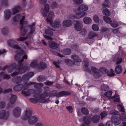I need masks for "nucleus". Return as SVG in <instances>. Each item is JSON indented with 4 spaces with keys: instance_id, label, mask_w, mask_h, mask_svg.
I'll list each match as a JSON object with an SVG mask.
<instances>
[{
    "instance_id": "1",
    "label": "nucleus",
    "mask_w": 126,
    "mask_h": 126,
    "mask_svg": "<svg viewBox=\"0 0 126 126\" xmlns=\"http://www.w3.org/2000/svg\"><path fill=\"white\" fill-rule=\"evenodd\" d=\"M24 51L21 50L19 52H17L15 55V59L16 61L20 60L18 62V64L16 67V70L11 75L13 77L18 75L19 74H22L25 73L26 71L29 68L27 65L23 66L22 62L24 61V59H27V55L25 54L23 56L24 53Z\"/></svg>"
},
{
    "instance_id": "2",
    "label": "nucleus",
    "mask_w": 126,
    "mask_h": 126,
    "mask_svg": "<svg viewBox=\"0 0 126 126\" xmlns=\"http://www.w3.org/2000/svg\"><path fill=\"white\" fill-rule=\"evenodd\" d=\"M25 16H23L20 22V25H21L20 27V29L21 35L23 36H25V34L28 32L27 29L28 27L30 28V31L28 33L26 37H20L17 38L16 40L18 41H23L25 40L30 36L32 35L33 33L35 31L34 23H33L32 24L29 25L28 22L27 21H25L23 22L25 19Z\"/></svg>"
},
{
    "instance_id": "3",
    "label": "nucleus",
    "mask_w": 126,
    "mask_h": 126,
    "mask_svg": "<svg viewBox=\"0 0 126 126\" xmlns=\"http://www.w3.org/2000/svg\"><path fill=\"white\" fill-rule=\"evenodd\" d=\"M49 98L47 99H42L41 98L38 99L36 98H31L30 99V100L31 102L32 103H35L37 102L39 103H42L45 102L48 103L50 101L49 100Z\"/></svg>"
},
{
    "instance_id": "4",
    "label": "nucleus",
    "mask_w": 126,
    "mask_h": 126,
    "mask_svg": "<svg viewBox=\"0 0 126 126\" xmlns=\"http://www.w3.org/2000/svg\"><path fill=\"white\" fill-rule=\"evenodd\" d=\"M111 121L115 125H118L121 123L120 118L119 117L115 115H112L110 117Z\"/></svg>"
},
{
    "instance_id": "5",
    "label": "nucleus",
    "mask_w": 126,
    "mask_h": 126,
    "mask_svg": "<svg viewBox=\"0 0 126 126\" xmlns=\"http://www.w3.org/2000/svg\"><path fill=\"white\" fill-rule=\"evenodd\" d=\"M9 115L8 112H7L4 110L0 111V119L7 120L8 118Z\"/></svg>"
},
{
    "instance_id": "6",
    "label": "nucleus",
    "mask_w": 126,
    "mask_h": 126,
    "mask_svg": "<svg viewBox=\"0 0 126 126\" xmlns=\"http://www.w3.org/2000/svg\"><path fill=\"white\" fill-rule=\"evenodd\" d=\"M8 43L9 46H12L13 48L16 49H20V47L18 46L17 42L12 40H9Z\"/></svg>"
},
{
    "instance_id": "7",
    "label": "nucleus",
    "mask_w": 126,
    "mask_h": 126,
    "mask_svg": "<svg viewBox=\"0 0 126 126\" xmlns=\"http://www.w3.org/2000/svg\"><path fill=\"white\" fill-rule=\"evenodd\" d=\"M28 120V123L30 125H33L36 124L38 121V119L36 116H32Z\"/></svg>"
},
{
    "instance_id": "8",
    "label": "nucleus",
    "mask_w": 126,
    "mask_h": 126,
    "mask_svg": "<svg viewBox=\"0 0 126 126\" xmlns=\"http://www.w3.org/2000/svg\"><path fill=\"white\" fill-rule=\"evenodd\" d=\"M82 22L80 21H76L74 25V28L77 31H79L81 29L82 27Z\"/></svg>"
},
{
    "instance_id": "9",
    "label": "nucleus",
    "mask_w": 126,
    "mask_h": 126,
    "mask_svg": "<svg viewBox=\"0 0 126 126\" xmlns=\"http://www.w3.org/2000/svg\"><path fill=\"white\" fill-rule=\"evenodd\" d=\"M21 111V109L20 107H16L14 109L13 111L14 116L16 118L19 117L20 115Z\"/></svg>"
},
{
    "instance_id": "10",
    "label": "nucleus",
    "mask_w": 126,
    "mask_h": 126,
    "mask_svg": "<svg viewBox=\"0 0 126 126\" xmlns=\"http://www.w3.org/2000/svg\"><path fill=\"white\" fill-rule=\"evenodd\" d=\"M4 17L6 20H8L11 15V12L9 9H7L4 11Z\"/></svg>"
},
{
    "instance_id": "11",
    "label": "nucleus",
    "mask_w": 126,
    "mask_h": 126,
    "mask_svg": "<svg viewBox=\"0 0 126 126\" xmlns=\"http://www.w3.org/2000/svg\"><path fill=\"white\" fill-rule=\"evenodd\" d=\"M27 108L25 111V116L22 117V119L24 120H28L31 117L32 115V112L30 110H27Z\"/></svg>"
},
{
    "instance_id": "12",
    "label": "nucleus",
    "mask_w": 126,
    "mask_h": 126,
    "mask_svg": "<svg viewBox=\"0 0 126 126\" xmlns=\"http://www.w3.org/2000/svg\"><path fill=\"white\" fill-rule=\"evenodd\" d=\"M48 23H50V24L51 26L55 28L59 27L61 26L60 23L58 21H53L51 20L50 21V22H49Z\"/></svg>"
},
{
    "instance_id": "13",
    "label": "nucleus",
    "mask_w": 126,
    "mask_h": 126,
    "mask_svg": "<svg viewBox=\"0 0 126 126\" xmlns=\"http://www.w3.org/2000/svg\"><path fill=\"white\" fill-rule=\"evenodd\" d=\"M88 9V7L87 6L82 4L79 5L78 6V10L80 11H87Z\"/></svg>"
},
{
    "instance_id": "14",
    "label": "nucleus",
    "mask_w": 126,
    "mask_h": 126,
    "mask_svg": "<svg viewBox=\"0 0 126 126\" xmlns=\"http://www.w3.org/2000/svg\"><path fill=\"white\" fill-rule=\"evenodd\" d=\"M16 66V63H14L9 66H8L7 68L8 72L10 73L12 72L13 70L15 69Z\"/></svg>"
},
{
    "instance_id": "15",
    "label": "nucleus",
    "mask_w": 126,
    "mask_h": 126,
    "mask_svg": "<svg viewBox=\"0 0 126 126\" xmlns=\"http://www.w3.org/2000/svg\"><path fill=\"white\" fill-rule=\"evenodd\" d=\"M49 47L51 48L50 49V50L53 52V49H55L57 48L58 47V45L57 43L55 42H52L49 43Z\"/></svg>"
},
{
    "instance_id": "16",
    "label": "nucleus",
    "mask_w": 126,
    "mask_h": 126,
    "mask_svg": "<svg viewBox=\"0 0 126 126\" xmlns=\"http://www.w3.org/2000/svg\"><path fill=\"white\" fill-rule=\"evenodd\" d=\"M114 70L116 74H120L122 72V68L120 65H118L116 66Z\"/></svg>"
},
{
    "instance_id": "17",
    "label": "nucleus",
    "mask_w": 126,
    "mask_h": 126,
    "mask_svg": "<svg viewBox=\"0 0 126 126\" xmlns=\"http://www.w3.org/2000/svg\"><path fill=\"white\" fill-rule=\"evenodd\" d=\"M72 24V21L70 20H64L63 22V25L66 27H69L71 26Z\"/></svg>"
},
{
    "instance_id": "18",
    "label": "nucleus",
    "mask_w": 126,
    "mask_h": 126,
    "mask_svg": "<svg viewBox=\"0 0 126 126\" xmlns=\"http://www.w3.org/2000/svg\"><path fill=\"white\" fill-rule=\"evenodd\" d=\"M54 13L52 12H49L48 16L47 19V21L48 23L52 20V19L54 17Z\"/></svg>"
},
{
    "instance_id": "19",
    "label": "nucleus",
    "mask_w": 126,
    "mask_h": 126,
    "mask_svg": "<svg viewBox=\"0 0 126 126\" xmlns=\"http://www.w3.org/2000/svg\"><path fill=\"white\" fill-rule=\"evenodd\" d=\"M23 84H20L18 85H15L14 87V90L16 92L21 91L23 87Z\"/></svg>"
},
{
    "instance_id": "20",
    "label": "nucleus",
    "mask_w": 126,
    "mask_h": 126,
    "mask_svg": "<svg viewBox=\"0 0 126 126\" xmlns=\"http://www.w3.org/2000/svg\"><path fill=\"white\" fill-rule=\"evenodd\" d=\"M80 12L77 13L75 15H71L70 18L71 19H79L82 17Z\"/></svg>"
},
{
    "instance_id": "21",
    "label": "nucleus",
    "mask_w": 126,
    "mask_h": 126,
    "mask_svg": "<svg viewBox=\"0 0 126 126\" xmlns=\"http://www.w3.org/2000/svg\"><path fill=\"white\" fill-rule=\"evenodd\" d=\"M70 94L67 91H62L59 92L57 94V96L58 97H60L63 96L68 95Z\"/></svg>"
},
{
    "instance_id": "22",
    "label": "nucleus",
    "mask_w": 126,
    "mask_h": 126,
    "mask_svg": "<svg viewBox=\"0 0 126 126\" xmlns=\"http://www.w3.org/2000/svg\"><path fill=\"white\" fill-rule=\"evenodd\" d=\"M25 90H23L21 91L22 94H23L25 96H28L31 94L32 90L31 89H29L27 91H25Z\"/></svg>"
},
{
    "instance_id": "23",
    "label": "nucleus",
    "mask_w": 126,
    "mask_h": 126,
    "mask_svg": "<svg viewBox=\"0 0 126 126\" xmlns=\"http://www.w3.org/2000/svg\"><path fill=\"white\" fill-rule=\"evenodd\" d=\"M10 95L12 96L10 99V102L11 104L13 105L16 101L17 96L16 95H13L12 93L10 94Z\"/></svg>"
},
{
    "instance_id": "24",
    "label": "nucleus",
    "mask_w": 126,
    "mask_h": 126,
    "mask_svg": "<svg viewBox=\"0 0 126 126\" xmlns=\"http://www.w3.org/2000/svg\"><path fill=\"white\" fill-rule=\"evenodd\" d=\"M20 9V7L19 6H15L12 9L13 14L15 15L18 13Z\"/></svg>"
},
{
    "instance_id": "25",
    "label": "nucleus",
    "mask_w": 126,
    "mask_h": 126,
    "mask_svg": "<svg viewBox=\"0 0 126 126\" xmlns=\"http://www.w3.org/2000/svg\"><path fill=\"white\" fill-rule=\"evenodd\" d=\"M100 119V117L97 115H95L93 116L92 118V120L94 123H97L99 122Z\"/></svg>"
},
{
    "instance_id": "26",
    "label": "nucleus",
    "mask_w": 126,
    "mask_h": 126,
    "mask_svg": "<svg viewBox=\"0 0 126 126\" xmlns=\"http://www.w3.org/2000/svg\"><path fill=\"white\" fill-rule=\"evenodd\" d=\"M22 80V79L21 77L14 78H13L12 81L18 84L20 83Z\"/></svg>"
},
{
    "instance_id": "27",
    "label": "nucleus",
    "mask_w": 126,
    "mask_h": 126,
    "mask_svg": "<svg viewBox=\"0 0 126 126\" xmlns=\"http://www.w3.org/2000/svg\"><path fill=\"white\" fill-rule=\"evenodd\" d=\"M34 82H30L28 83H25L23 85V90H26L27 89L29 88L30 86L34 84Z\"/></svg>"
},
{
    "instance_id": "28",
    "label": "nucleus",
    "mask_w": 126,
    "mask_h": 126,
    "mask_svg": "<svg viewBox=\"0 0 126 126\" xmlns=\"http://www.w3.org/2000/svg\"><path fill=\"white\" fill-rule=\"evenodd\" d=\"M71 58L74 61L76 62H80L81 61L80 58L78 56L75 55H73L72 56Z\"/></svg>"
},
{
    "instance_id": "29",
    "label": "nucleus",
    "mask_w": 126,
    "mask_h": 126,
    "mask_svg": "<svg viewBox=\"0 0 126 126\" xmlns=\"http://www.w3.org/2000/svg\"><path fill=\"white\" fill-rule=\"evenodd\" d=\"M47 66L46 64L44 62H41L38 65V67L39 69H43L45 68Z\"/></svg>"
},
{
    "instance_id": "30",
    "label": "nucleus",
    "mask_w": 126,
    "mask_h": 126,
    "mask_svg": "<svg viewBox=\"0 0 126 126\" xmlns=\"http://www.w3.org/2000/svg\"><path fill=\"white\" fill-rule=\"evenodd\" d=\"M98 34L96 33L91 31L90 32L89 35L88 37L90 39H92L95 37L98 36Z\"/></svg>"
},
{
    "instance_id": "31",
    "label": "nucleus",
    "mask_w": 126,
    "mask_h": 126,
    "mask_svg": "<svg viewBox=\"0 0 126 126\" xmlns=\"http://www.w3.org/2000/svg\"><path fill=\"white\" fill-rule=\"evenodd\" d=\"M84 23L87 24H89L92 22V19L89 17H85L83 19Z\"/></svg>"
},
{
    "instance_id": "32",
    "label": "nucleus",
    "mask_w": 126,
    "mask_h": 126,
    "mask_svg": "<svg viewBox=\"0 0 126 126\" xmlns=\"http://www.w3.org/2000/svg\"><path fill=\"white\" fill-rule=\"evenodd\" d=\"M71 53V50L70 49H64L63 50V54L65 55H70Z\"/></svg>"
},
{
    "instance_id": "33",
    "label": "nucleus",
    "mask_w": 126,
    "mask_h": 126,
    "mask_svg": "<svg viewBox=\"0 0 126 126\" xmlns=\"http://www.w3.org/2000/svg\"><path fill=\"white\" fill-rule=\"evenodd\" d=\"M46 77L43 75H41L38 77L37 80L39 82H42L45 80L46 79Z\"/></svg>"
},
{
    "instance_id": "34",
    "label": "nucleus",
    "mask_w": 126,
    "mask_h": 126,
    "mask_svg": "<svg viewBox=\"0 0 126 126\" xmlns=\"http://www.w3.org/2000/svg\"><path fill=\"white\" fill-rule=\"evenodd\" d=\"M65 61L66 64L69 66H72L75 63L74 62L69 59L65 60Z\"/></svg>"
},
{
    "instance_id": "35",
    "label": "nucleus",
    "mask_w": 126,
    "mask_h": 126,
    "mask_svg": "<svg viewBox=\"0 0 126 126\" xmlns=\"http://www.w3.org/2000/svg\"><path fill=\"white\" fill-rule=\"evenodd\" d=\"M102 13L104 15L109 16L110 15V12L109 10L106 8H105L102 11Z\"/></svg>"
},
{
    "instance_id": "36",
    "label": "nucleus",
    "mask_w": 126,
    "mask_h": 126,
    "mask_svg": "<svg viewBox=\"0 0 126 126\" xmlns=\"http://www.w3.org/2000/svg\"><path fill=\"white\" fill-rule=\"evenodd\" d=\"M45 33L48 35L50 36H52L53 35V32L52 31H51L49 29H46L45 31Z\"/></svg>"
},
{
    "instance_id": "37",
    "label": "nucleus",
    "mask_w": 126,
    "mask_h": 126,
    "mask_svg": "<svg viewBox=\"0 0 126 126\" xmlns=\"http://www.w3.org/2000/svg\"><path fill=\"white\" fill-rule=\"evenodd\" d=\"M120 119L122 121H126V114L122 113L119 115Z\"/></svg>"
},
{
    "instance_id": "38",
    "label": "nucleus",
    "mask_w": 126,
    "mask_h": 126,
    "mask_svg": "<svg viewBox=\"0 0 126 126\" xmlns=\"http://www.w3.org/2000/svg\"><path fill=\"white\" fill-rule=\"evenodd\" d=\"M110 4V2L109 0H105L102 4L103 6L104 7H108Z\"/></svg>"
},
{
    "instance_id": "39",
    "label": "nucleus",
    "mask_w": 126,
    "mask_h": 126,
    "mask_svg": "<svg viewBox=\"0 0 126 126\" xmlns=\"http://www.w3.org/2000/svg\"><path fill=\"white\" fill-rule=\"evenodd\" d=\"M103 19L106 22L109 24L111 22L112 20L110 18L106 16H104Z\"/></svg>"
},
{
    "instance_id": "40",
    "label": "nucleus",
    "mask_w": 126,
    "mask_h": 126,
    "mask_svg": "<svg viewBox=\"0 0 126 126\" xmlns=\"http://www.w3.org/2000/svg\"><path fill=\"white\" fill-rule=\"evenodd\" d=\"M83 121L84 122V123L86 124H89L91 122L90 118H89L88 117H83Z\"/></svg>"
},
{
    "instance_id": "41",
    "label": "nucleus",
    "mask_w": 126,
    "mask_h": 126,
    "mask_svg": "<svg viewBox=\"0 0 126 126\" xmlns=\"http://www.w3.org/2000/svg\"><path fill=\"white\" fill-rule=\"evenodd\" d=\"M2 33L3 35H7L8 33V30L7 27L3 28L1 30Z\"/></svg>"
},
{
    "instance_id": "42",
    "label": "nucleus",
    "mask_w": 126,
    "mask_h": 126,
    "mask_svg": "<svg viewBox=\"0 0 126 126\" xmlns=\"http://www.w3.org/2000/svg\"><path fill=\"white\" fill-rule=\"evenodd\" d=\"M49 95V94L47 92H45L44 93L41 94L40 96L41 97L42 99H45V98L46 97Z\"/></svg>"
},
{
    "instance_id": "43",
    "label": "nucleus",
    "mask_w": 126,
    "mask_h": 126,
    "mask_svg": "<svg viewBox=\"0 0 126 126\" xmlns=\"http://www.w3.org/2000/svg\"><path fill=\"white\" fill-rule=\"evenodd\" d=\"M100 72L102 73V74H104L106 73H107L108 72L107 69L104 67L100 68L99 70Z\"/></svg>"
},
{
    "instance_id": "44",
    "label": "nucleus",
    "mask_w": 126,
    "mask_h": 126,
    "mask_svg": "<svg viewBox=\"0 0 126 126\" xmlns=\"http://www.w3.org/2000/svg\"><path fill=\"white\" fill-rule=\"evenodd\" d=\"M81 110L82 113L86 115L88 114V110L85 107H82L81 109Z\"/></svg>"
},
{
    "instance_id": "45",
    "label": "nucleus",
    "mask_w": 126,
    "mask_h": 126,
    "mask_svg": "<svg viewBox=\"0 0 126 126\" xmlns=\"http://www.w3.org/2000/svg\"><path fill=\"white\" fill-rule=\"evenodd\" d=\"M109 88L107 85L103 84L101 86V89L103 91H105L109 89Z\"/></svg>"
},
{
    "instance_id": "46",
    "label": "nucleus",
    "mask_w": 126,
    "mask_h": 126,
    "mask_svg": "<svg viewBox=\"0 0 126 126\" xmlns=\"http://www.w3.org/2000/svg\"><path fill=\"white\" fill-rule=\"evenodd\" d=\"M43 86V84L41 83H38L35 84L34 85V87L37 89L40 88Z\"/></svg>"
},
{
    "instance_id": "47",
    "label": "nucleus",
    "mask_w": 126,
    "mask_h": 126,
    "mask_svg": "<svg viewBox=\"0 0 126 126\" xmlns=\"http://www.w3.org/2000/svg\"><path fill=\"white\" fill-rule=\"evenodd\" d=\"M21 15L17 14L13 18V20L15 22H18L19 17L21 16Z\"/></svg>"
},
{
    "instance_id": "48",
    "label": "nucleus",
    "mask_w": 126,
    "mask_h": 126,
    "mask_svg": "<svg viewBox=\"0 0 126 126\" xmlns=\"http://www.w3.org/2000/svg\"><path fill=\"white\" fill-rule=\"evenodd\" d=\"M117 107L119 111L123 112H125L124 109L122 106L120 105H118L117 106Z\"/></svg>"
},
{
    "instance_id": "49",
    "label": "nucleus",
    "mask_w": 126,
    "mask_h": 126,
    "mask_svg": "<svg viewBox=\"0 0 126 126\" xmlns=\"http://www.w3.org/2000/svg\"><path fill=\"white\" fill-rule=\"evenodd\" d=\"M110 113L111 115H115L117 116L119 114V112L115 110H112L110 112Z\"/></svg>"
},
{
    "instance_id": "50",
    "label": "nucleus",
    "mask_w": 126,
    "mask_h": 126,
    "mask_svg": "<svg viewBox=\"0 0 126 126\" xmlns=\"http://www.w3.org/2000/svg\"><path fill=\"white\" fill-rule=\"evenodd\" d=\"M109 73L107 74V75L109 76L112 77L115 75L114 70L111 69H110V72H109Z\"/></svg>"
},
{
    "instance_id": "51",
    "label": "nucleus",
    "mask_w": 126,
    "mask_h": 126,
    "mask_svg": "<svg viewBox=\"0 0 126 126\" xmlns=\"http://www.w3.org/2000/svg\"><path fill=\"white\" fill-rule=\"evenodd\" d=\"M112 27L116 28L118 26V24L116 21H113L112 23V21L110 23Z\"/></svg>"
},
{
    "instance_id": "52",
    "label": "nucleus",
    "mask_w": 126,
    "mask_h": 126,
    "mask_svg": "<svg viewBox=\"0 0 126 126\" xmlns=\"http://www.w3.org/2000/svg\"><path fill=\"white\" fill-rule=\"evenodd\" d=\"M112 92L110 91H108L104 94V95L107 97H110L112 94Z\"/></svg>"
},
{
    "instance_id": "53",
    "label": "nucleus",
    "mask_w": 126,
    "mask_h": 126,
    "mask_svg": "<svg viewBox=\"0 0 126 126\" xmlns=\"http://www.w3.org/2000/svg\"><path fill=\"white\" fill-rule=\"evenodd\" d=\"M92 29L95 31H97L98 30L99 27L96 24L93 25L92 26Z\"/></svg>"
},
{
    "instance_id": "54",
    "label": "nucleus",
    "mask_w": 126,
    "mask_h": 126,
    "mask_svg": "<svg viewBox=\"0 0 126 126\" xmlns=\"http://www.w3.org/2000/svg\"><path fill=\"white\" fill-rule=\"evenodd\" d=\"M101 116V119H102L107 116V112L105 111L102 112L100 114Z\"/></svg>"
},
{
    "instance_id": "55",
    "label": "nucleus",
    "mask_w": 126,
    "mask_h": 126,
    "mask_svg": "<svg viewBox=\"0 0 126 126\" xmlns=\"http://www.w3.org/2000/svg\"><path fill=\"white\" fill-rule=\"evenodd\" d=\"M80 34L82 36H85L87 33L86 30L85 29H83L80 32Z\"/></svg>"
},
{
    "instance_id": "56",
    "label": "nucleus",
    "mask_w": 126,
    "mask_h": 126,
    "mask_svg": "<svg viewBox=\"0 0 126 126\" xmlns=\"http://www.w3.org/2000/svg\"><path fill=\"white\" fill-rule=\"evenodd\" d=\"M93 20L96 23H98L99 21V19L98 16L96 15H95L93 17Z\"/></svg>"
},
{
    "instance_id": "57",
    "label": "nucleus",
    "mask_w": 126,
    "mask_h": 126,
    "mask_svg": "<svg viewBox=\"0 0 126 126\" xmlns=\"http://www.w3.org/2000/svg\"><path fill=\"white\" fill-rule=\"evenodd\" d=\"M2 5L4 6H7L8 5V1L7 0H2L1 1Z\"/></svg>"
},
{
    "instance_id": "58",
    "label": "nucleus",
    "mask_w": 126,
    "mask_h": 126,
    "mask_svg": "<svg viewBox=\"0 0 126 126\" xmlns=\"http://www.w3.org/2000/svg\"><path fill=\"white\" fill-rule=\"evenodd\" d=\"M91 69L94 73H97L99 71L98 69L94 67H91Z\"/></svg>"
},
{
    "instance_id": "59",
    "label": "nucleus",
    "mask_w": 126,
    "mask_h": 126,
    "mask_svg": "<svg viewBox=\"0 0 126 126\" xmlns=\"http://www.w3.org/2000/svg\"><path fill=\"white\" fill-rule=\"evenodd\" d=\"M37 64V63L36 62L33 61L30 64V66L32 68H34L36 66Z\"/></svg>"
},
{
    "instance_id": "60",
    "label": "nucleus",
    "mask_w": 126,
    "mask_h": 126,
    "mask_svg": "<svg viewBox=\"0 0 126 126\" xmlns=\"http://www.w3.org/2000/svg\"><path fill=\"white\" fill-rule=\"evenodd\" d=\"M44 8L45 11L48 12L49 9V5L47 4H45L44 5Z\"/></svg>"
},
{
    "instance_id": "61",
    "label": "nucleus",
    "mask_w": 126,
    "mask_h": 126,
    "mask_svg": "<svg viewBox=\"0 0 126 126\" xmlns=\"http://www.w3.org/2000/svg\"><path fill=\"white\" fill-rule=\"evenodd\" d=\"M58 4L56 2H53L51 3V7L52 8H54L57 7Z\"/></svg>"
},
{
    "instance_id": "62",
    "label": "nucleus",
    "mask_w": 126,
    "mask_h": 126,
    "mask_svg": "<svg viewBox=\"0 0 126 126\" xmlns=\"http://www.w3.org/2000/svg\"><path fill=\"white\" fill-rule=\"evenodd\" d=\"M12 91V90L11 89L9 88L5 89L3 91V93L5 94L6 93H9Z\"/></svg>"
},
{
    "instance_id": "63",
    "label": "nucleus",
    "mask_w": 126,
    "mask_h": 126,
    "mask_svg": "<svg viewBox=\"0 0 126 126\" xmlns=\"http://www.w3.org/2000/svg\"><path fill=\"white\" fill-rule=\"evenodd\" d=\"M66 108L67 110H68L69 112L71 113L73 111V109L72 106H67L66 107Z\"/></svg>"
},
{
    "instance_id": "64",
    "label": "nucleus",
    "mask_w": 126,
    "mask_h": 126,
    "mask_svg": "<svg viewBox=\"0 0 126 126\" xmlns=\"http://www.w3.org/2000/svg\"><path fill=\"white\" fill-rule=\"evenodd\" d=\"M29 78L27 74H26L23 75L22 77V79L24 80H28Z\"/></svg>"
}]
</instances>
